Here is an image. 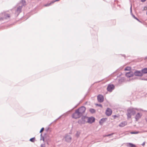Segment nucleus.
Segmentation results:
<instances>
[{"label":"nucleus","mask_w":147,"mask_h":147,"mask_svg":"<svg viewBox=\"0 0 147 147\" xmlns=\"http://www.w3.org/2000/svg\"><path fill=\"white\" fill-rule=\"evenodd\" d=\"M141 71L143 75L144 74H147V68H145L142 69L141 70Z\"/></svg>","instance_id":"a211bd4d"},{"label":"nucleus","mask_w":147,"mask_h":147,"mask_svg":"<svg viewBox=\"0 0 147 147\" xmlns=\"http://www.w3.org/2000/svg\"><path fill=\"white\" fill-rule=\"evenodd\" d=\"M130 68L129 67H127L125 68V70L126 71H128L130 70Z\"/></svg>","instance_id":"b1692460"},{"label":"nucleus","mask_w":147,"mask_h":147,"mask_svg":"<svg viewBox=\"0 0 147 147\" xmlns=\"http://www.w3.org/2000/svg\"><path fill=\"white\" fill-rule=\"evenodd\" d=\"M113 134H114V133H112V134H109L107 135H106L105 136H109L112 135Z\"/></svg>","instance_id":"393cba45"},{"label":"nucleus","mask_w":147,"mask_h":147,"mask_svg":"<svg viewBox=\"0 0 147 147\" xmlns=\"http://www.w3.org/2000/svg\"><path fill=\"white\" fill-rule=\"evenodd\" d=\"M96 105L100 107L101 108L102 107V105L101 104H96Z\"/></svg>","instance_id":"bb28decb"},{"label":"nucleus","mask_w":147,"mask_h":147,"mask_svg":"<svg viewBox=\"0 0 147 147\" xmlns=\"http://www.w3.org/2000/svg\"><path fill=\"white\" fill-rule=\"evenodd\" d=\"M135 19L137 21H139V22H142L141 21H140L139 19H138L137 18H136Z\"/></svg>","instance_id":"c756f323"},{"label":"nucleus","mask_w":147,"mask_h":147,"mask_svg":"<svg viewBox=\"0 0 147 147\" xmlns=\"http://www.w3.org/2000/svg\"><path fill=\"white\" fill-rule=\"evenodd\" d=\"M139 133L138 131H136V132H131L130 133L132 134H138Z\"/></svg>","instance_id":"5701e85b"},{"label":"nucleus","mask_w":147,"mask_h":147,"mask_svg":"<svg viewBox=\"0 0 147 147\" xmlns=\"http://www.w3.org/2000/svg\"><path fill=\"white\" fill-rule=\"evenodd\" d=\"M21 3L22 4V6L26 5V2L25 0H22Z\"/></svg>","instance_id":"412c9836"},{"label":"nucleus","mask_w":147,"mask_h":147,"mask_svg":"<svg viewBox=\"0 0 147 147\" xmlns=\"http://www.w3.org/2000/svg\"><path fill=\"white\" fill-rule=\"evenodd\" d=\"M88 118V117L86 116H82L81 119L78 120V123L81 125L85 124L86 122L85 119Z\"/></svg>","instance_id":"7ed1b4c3"},{"label":"nucleus","mask_w":147,"mask_h":147,"mask_svg":"<svg viewBox=\"0 0 147 147\" xmlns=\"http://www.w3.org/2000/svg\"><path fill=\"white\" fill-rule=\"evenodd\" d=\"M112 113V111L111 109L109 108H107L105 112L106 115L108 116H109L111 115Z\"/></svg>","instance_id":"1a4fd4ad"},{"label":"nucleus","mask_w":147,"mask_h":147,"mask_svg":"<svg viewBox=\"0 0 147 147\" xmlns=\"http://www.w3.org/2000/svg\"><path fill=\"white\" fill-rule=\"evenodd\" d=\"M130 11L131 12V13H132V6H131H131L130 8Z\"/></svg>","instance_id":"2f4dec72"},{"label":"nucleus","mask_w":147,"mask_h":147,"mask_svg":"<svg viewBox=\"0 0 147 147\" xmlns=\"http://www.w3.org/2000/svg\"><path fill=\"white\" fill-rule=\"evenodd\" d=\"M40 147H45V144H41Z\"/></svg>","instance_id":"cd10ccee"},{"label":"nucleus","mask_w":147,"mask_h":147,"mask_svg":"<svg viewBox=\"0 0 147 147\" xmlns=\"http://www.w3.org/2000/svg\"><path fill=\"white\" fill-rule=\"evenodd\" d=\"M134 74L132 71H130L127 73L125 74V76L127 78H130L133 77Z\"/></svg>","instance_id":"f8f14e48"},{"label":"nucleus","mask_w":147,"mask_h":147,"mask_svg":"<svg viewBox=\"0 0 147 147\" xmlns=\"http://www.w3.org/2000/svg\"><path fill=\"white\" fill-rule=\"evenodd\" d=\"M115 86L113 84L109 85L107 89L108 91L109 92H111L112 90L114 89Z\"/></svg>","instance_id":"0eeeda50"},{"label":"nucleus","mask_w":147,"mask_h":147,"mask_svg":"<svg viewBox=\"0 0 147 147\" xmlns=\"http://www.w3.org/2000/svg\"><path fill=\"white\" fill-rule=\"evenodd\" d=\"M142 116V114H140L139 113H138L135 116V118L136 121H138V119L140 118Z\"/></svg>","instance_id":"ddd939ff"},{"label":"nucleus","mask_w":147,"mask_h":147,"mask_svg":"<svg viewBox=\"0 0 147 147\" xmlns=\"http://www.w3.org/2000/svg\"><path fill=\"white\" fill-rule=\"evenodd\" d=\"M3 17L0 18V20H3L5 19H7L10 17V15L9 13H5L2 14Z\"/></svg>","instance_id":"39448f33"},{"label":"nucleus","mask_w":147,"mask_h":147,"mask_svg":"<svg viewBox=\"0 0 147 147\" xmlns=\"http://www.w3.org/2000/svg\"><path fill=\"white\" fill-rule=\"evenodd\" d=\"M87 122L90 123H92L95 121V118L93 117H88Z\"/></svg>","instance_id":"9d476101"},{"label":"nucleus","mask_w":147,"mask_h":147,"mask_svg":"<svg viewBox=\"0 0 147 147\" xmlns=\"http://www.w3.org/2000/svg\"><path fill=\"white\" fill-rule=\"evenodd\" d=\"M89 111L92 114L96 112L95 110L94 109L92 108L90 109Z\"/></svg>","instance_id":"aec40b11"},{"label":"nucleus","mask_w":147,"mask_h":147,"mask_svg":"<svg viewBox=\"0 0 147 147\" xmlns=\"http://www.w3.org/2000/svg\"><path fill=\"white\" fill-rule=\"evenodd\" d=\"M146 121L147 122V117L145 119Z\"/></svg>","instance_id":"4c0bfd02"},{"label":"nucleus","mask_w":147,"mask_h":147,"mask_svg":"<svg viewBox=\"0 0 147 147\" xmlns=\"http://www.w3.org/2000/svg\"><path fill=\"white\" fill-rule=\"evenodd\" d=\"M145 144V142H144L142 144V146H144V145Z\"/></svg>","instance_id":"72a5a7b5"},{"label":"nucleus","mask_w":147,"mask_h":147,"mask_svg":"<svg viewBox=\"0 0 147 147\" xmlns=\"http://www.w3.org/2000/svg\"><path fill=\"white\" fill-rule=\"evenodd\" d=\"M141 80H146V79H145L142 78H141Z\"/></svg>","instance_id":"f704fd0d"},{"label":"nucleus","mask_w":147,"mask_h":147,"mask_svg":"<svg viewBox=\"0 0 147 147\" xmlns=\"http://www.w3.org/2000/svg\"><path fill=\"white\" fill-rule=\"evenodd\" d=\"M127 146L128 147H136V146L135 144L130 143H127Z\"/></svg>","instance_id":"f3484780"},{"label":"nucleus","mask_w":147,"mask_h":147,"mask_svg":"<svg viewBox=\"0 0 147 147\" xmlns=\"http://www.w3.org/2000/svg\"><path fill=\"white\" fill-rule=\"evenodd\" d=\"M132 17L135 19L136 17L135 16L133 15V14H132Z\"/></svg>","instance_id":"7c9ffc66"},{"label":"nucleus","mask_w":147,"mask_h":147,"mask_svg":"<svg viewBox=\"0 0 147 147\" xmlns=\"http://www.w3.org/2000/svg\"><path fill=\"white\" fill-rule=\"evenodd\" d=\"M106 121V119L105 118H103L101 119L99 122V123L100 125H102L103 123L105 122Z\"/></svg>","instance_id":"6ab92c4d"},{"label":"nucleus","mask_w":147,"mask_h":147,"mask_svg":"<svg viewBox=\"0 0 147 147\" xmlns=\"http://www.w3.org/2000/svg\"><path fill=\"white\" fill-rule=\"evenodd\" d=\"M82 116L77 109L75 110V112L72 115V117L75 119L79 118Z\"/></svg>","instance_id":"f03ea898"},{"label":"nucleus","mask_w":147,"mask_h":147,"mask_svg":"<svg viewBox=\"0 0 147 147\" xmlns=\"http://www.w3.org/2000/svg\"><path fill=\"white\" fill-rule=\"evenodd\" d=\"M147 59V56L146 57H145V59Z\"/></svg>","instance_id":"c9c22d12"},{"label":"nucleus","mask_w":147,"mask_h":147,"mask_svg":"<svg viewBox=\"0 0 147 147\" xmlns=\"http://www.w3.org/2000/svg\"><path fill=\"white\" fill-rule=\"evenodd\" d=\"M65 139L67 142H70L71 140V138L69 135L67 134L65 136Z\"/></svg>","instance_id":"9b49d317"},{"label":"nucleus","mask_w":147,"mask_h":147,"mask_svg":"<svg viewBox=\"0 0 147 147\" xmlns=\"http://www.w3.org/2000/svg\"><path fill=\"white\" fill-rule=\"evenodd\" d=\"M77 110L82 116L85 112L86 108L84 106H82L77 109Z\"/></svg>","instance_id":"20e7f679"},{"label":"nucleus","mask_w":147,"mask_h":147,"mask_svg":"<svg viewBox=\"0 0 147 147\" xmlns=\"http://www.w3.org/2000/svg\"><path fill=\"white\" fill-rule=\"evenodd\" d=\"M125 81V78L123 77H121L118 80V83L121 84L122 83Z\"/></svg>","instance_id":"dca6fc26"},{"label":"nucleus","mask_w":147,"mask_h":147,"mask_svg":"<svg viewBox=\"0 0 147 147\" xmlns=\"http://www.w3.org/2000/svg\"><path fill=\"white\" fill-rule=\"evenodd\" d=\"M59 0H53V1L52 2V3H53L56 1H59Z\"/></svg>","instance_id":"c85d7f7f"},{"label":"nucleus","mask_w":147,"mask_h":147,"mask_svg":"<svg viewBox=\"0 0 147 147\" xmlns=\"http://www.w3.org/2000/svg\"><path fill=\"white\" fill-rule=\"evenodd\" d=\"M136 109L133 108H130L127 109V115L128 119L131 118L132 115H134L135 114Z\"/></svg>","instance_id":"f257e3e1"},{"label":"nucleus","mask_w":147,"mask_h":147,"mask_svg":"<svg viewBox=\"0 0 147 147\" xmlns=\"http://www.w3.org/2000/svg\"><path fill=\"white\" fill-rule=\"evenodd\" d=\"M35 138L34 137L30 139V141L32 142H34Z\"/></svg>","instance_id":"4be33fe9"},{"label":"nucleus","mask_w":147,"mask_h":147,"mask_svg":"<svg viewBox=\"0 0 147 147\" xmlns=\"http://www.w3.org/2000/svg\"><path fill=\"white\" fill-rule=\"evenodd\" d=\"M22 5L19 6L18 8L16 10V12L19 13H20L22 11Z\"/></svg>","instance_id":"2eb2a0df"},{"label":"nucleus","mask_w":147,"mask_h":147,"mask_svg":"<svg viewBox=\"0 0 147 147\" xmlns=\"http://www.w3.org/2000/svg\"><path fill=\"white\" fill-rule=\"evenodd\" d=\"M44 127H42L41 129H40V133H41L44 130Z\"/></svg>","instance_id":"a878e982"},{"label":"nucleus","mask_w":147,"mask_h":147,"mask_svg":"<svg viewBox=\"0 0 147 147\" xmlns=\"http://www.w3.org/2000/svg\"><path fill=\"white\" fill-rule=\"evenodd\" d=\"M42 140H43V141L44 140V138L43 137H42Z\"/></svg>","instance_id":"e433bc0d"},{"label":"nucleus","mask_w":147,"mask_h":147,"mask_svg":"<svg viewBox=\"0 0 147 147\" xmlns=\"http://www.w3.org/2000/svg\"><path fill=\"white\" fill-rule=\"evenodd\" d=\"M127 124V123L126 121H123L121 122L119 125V126L120 127H123L126 125Z\"/></svg>","instance_id":"4468645a"},{"label":"nucleus","mask_w":147,"mask_h":147,"mask_svg":"<svg viewBox=\"0 0 147 147\" xmlns=\"http://www.w3.org/2000/svg\"><path fill=\"white\" fill-rule=\"evenodd\" d=\"M114 117H117V116H116V115H115L114 116Z\"/></svg>","instance_id":"ea45409f"},{"label":"nucleus","mask_w":147,"mask_h":147,"mask_svg":"<svg viewBox=\"0 0 147 147\" xmlns=\"http://www.w3.org/2000/svg\"><path fill=\"white\" fill-rule=\"evenodd\" d=\"M40 136H41V137L42 136V134H40Z\"/></svg>","instance_id":"58836bf2"},{"label":"nucleus","mask_w":147,"mask_h":147,"mask_svg":"<svg viewBox=\"0 0 147 147\" xmlns=\"http://www.w3.org/2000/svg\"><path fill=\"white\" fill-rule=\"evenodd\" d=\"M146 0H141V1L142 2H145Z\"/></svg>","instance_id":"473e14b6"},{"label":"nucleus","mask_w":147,"mask_h":147,"mask_svg":"<svg viewBox=\"0 0 147 147\" xmlns=\"http://www.w3.org/2000/svg\"><path fill=\"white\" fill-rule=\"evenodd\" d=\"M97 100L98 102H103L104 100V98L103 95L99 94L97 96Z\"/></svg>","instance_id":"6e6552de"},{"label":"nucleus","mask_w":147,"mask_h":147,"mask_svg":"<svg viewBox=\"0 0 147 147\" xmlns=\"http://www.w3.org/2000/svg\"><path fill=\"white\" fill-rule=\"evenodd\" d=\"M134 75L136 76L141 77L143 75L141 70H136L134 73Z\"/></svg>","instance_id":"423d86ee"}]
</instances>
